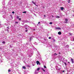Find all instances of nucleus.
Returning <instances> with one entry per match:
<instances>
[{"label": "nucleus", "mask_w": 74, "mask_h": 74, "mask_svg": "<svg viewBox=\"0 0 74 74\" xmlns=\"http://www.w3.org/2000/svg\"><path fill=\"white\" fill-rule=\"evenodd\" d=\"M2 43H3V44H5V42L4 41H3L2 42Z\"/></svg>", "instance_id": "11"}, {"label": "nucleus", "mask_w": 74, "mask_h": 74, "mask_svg": "<svg viewBox=\"0 0 74 74\" xmlns=\"http://www.w3.org/2000/svg\"><path fill=\"white\" fill-rule=\"evenodd\" d=\"M40 70V68H38L37 69V70L38 71H39V70Z\"/></svg>", "instance_id": "12"}, {"label": "nucleus", "mask_w": 74, "mask_h": 74, "mask_svg": "<svg viewBox=\"0 0 74 74\" xmlns=\"http://www.w3.org/2000/svg\"><path fill=\"white\" fill-rule=\"evenodd\" d=\"M39 65H40V64H40V62L39 63Z\"/></svg>", "instance_id": "31"}, {"label": "nucleus", "mask_w": 74, "mask_h": 74, "mask_svg": "<svg viewBox=\"0 0 74 74\" xmlns=\"http://www.w3.org/2000/svg\"><path fill=\"white\" fill-rule=\"evenodd\" d=\"M58 34L59 35H60V34H62V32H61L60 31V32H58Z\"/></svg>", "instance_id": "4"}, {"label": "nucleus", "mask_w": 74, "mask_h": 74, "mask_svg": "<svg viewBox=\"0 0 74 74\" xmlns=\"http://www.w3.org/2000/svg\"><path fill=\"white\" fill-rule=\"evenodd\" d=\"M49 24L50 25H52V22H50L49 23Z\"/></svg>", "instance_id": "13"}, {"label": "nucleus", "mask_w": 74, "mask_h": 74, "mask_svg": "<svg viewBox=\"0 0 74 74\" xmlns=\"http://www.w3.org/2000/svg\"><path fill=\"white\" fill-rule=\"evenodd\" d=\"M39 62H40L38 61H36V63L37 64V65H38V64Z\"/></svg>", "instance_id": "6"}, {"label": "nucleus", "mask_w": 74, "mask_h": 74, "mask_svg": "<svg viewBox=\"0 0 74 74\" xmlns=\"http://www.w3.org/2000/svg\"><path fill=\"white\" fill-rule=\"evenodd\" d=\"M31 38H32V37H31V38H30V41H31Z\"/></svg>", "instance_id": "24"}, {"label": "nucleus", "mask_w": 74, "mask_h": 74, "mask_svg": "<svg viewBox=\"0 0 74 74\" xmlns=\"http://www.w3.org/2000/svg\"><path fill=\"white\" fill-rule=\"evenodd\" d=\"M17 18H19V16H18L17 17Z\"/></svg>", "instance_id": "26"}, {"label": "nucleus", "mask_w": 74, "mask_h": 74, "mask_svg": "<svg viewBox=\"0 0 74 74\" xmlns=\"http://www.w3.org/2000/svg\"><path fill=\"white\" fill-rule=\"evenodd\" d=\"M69 63H70V62H68Z\"/></svg>", "instance_id": "40"}, {"label": "nucleus", "mask_w": 74, "mask_h": 74, "mask_svg": "<svg viewBox=\"0 0 74 74\" xmlns=\"http://www.w3.org/2000/svg\"><path fill=\"white\" fill-rule=\"evenodd\" d=\"M7 29H9V27H7Z\"/></svg>", "instance_id": "29"}, {"label": "nucleus", "mask_w": 74, "mask_h": 74, "mask_svg": "<svg viewBox=\"0 0 74 74\" xmlns=\"http://www.w3.org/2000/svg\"><path fill=\"white\" fill-rule=\"evenodd\" d=\"M23 13H25V14H26V11L23 12Z\"/></svg>", "instance_id": "16"}, {"label": "nucleus", "mask_w": 74, "mask_h": 74, "mask_svg": "<svg viewBox=\"0 0 74 74\" xmlns=\"http://www.w3.org/2000/svg\"><path fill=\"white\" fill-rule=\"evenodd\" d=\"M53 41H55V39L53 40Z\"/></svg>", "instance_id": "37"}, {"label": "nucleus", "mask_w": 74, "mask_h": 74, "mask_svg": "<svg viewBox=\"0 0 74 74\" xmlns=\"http://www.w3.org/2000/svg\"><path fill=\"white\" fill-rule=\"evenodd\" d=\"M52 18H53V17H54V16H53V15H52Z\"/></svg>", "instance_id": "25"}, {"label": "nucleus", "mask_w": 74, "mask_h": 74, "mask_svg": "<svg viewBox=\"0 0 74 74\" xmlns=\"http://www.w3.org/2000/svg\"><path fill=\"white\" fill-rule=\"evenodd\" d=\"M32 2L34 4V5H36V7H38V5H36V3L33 2V1H32Z\"/></svg>", "instance_id": "2"}, {"label": "nucleus", "mask_w": 74, "mask_h": 74, "mask_svg": "<svg viewBox=\"0 0 74 74\" xmlns=\"http://www.w3.org/2000/svg\"><path fill=\"white\" fill-rule=\"evenodd\" d=\"M42 70L43 71H44L45 72V70H44V69H43V68H42Z\"/></svg>", "instance_id": "10"}, {"label": "nucleus", "mask_w": 74, "mask_h": 74, "mask_svg": "<svg viewBox=\"0 0 74 74\" xmlns=\"http://www.w3.org/2000/svg\"><path fill=\"white\" fill-rule=\"evenodd\" d=\"M40 22H39L38 23V24H40Z\"/></svg>", "instance_id": "23"}, {"label": "nucleus", "mask_w": 74, "mask_h": 74, "mask_svg": "<svg viewBox=\"0 0 74 74\" xmlns=\"http://www.w3.org/2000/svg\"><path fill=\"white\" fill-rule=\"evenodd\" d=\"M11 45H10V47H11Z\"/></svg>", "instance_id": "41"}, {"label": "nucleus", "mask_w": 74, "mask_h": 74, "mask_svg": "<svg viewBox=\"0 0 74 74\" xmlns=\"http://www.w3.org/2000/svg\"><path fill=\"white\" fill-rule=\"evenodd\" d=\"M44 68H45V69H46V68H47V67H46V66H44Z\"/></svg>", "instance_id": "18"}, {"label": "nucleus", "mask_w": 74, "mask_h": 74, "mask_svg": "<svg viewBox=\"0 0 74 74\" xmlns=\"http://www.w3.org/2000/svg\"><path fill=\"white\" fill-rule=\"evenodd\" d=\"M16 23H18L17 22H16Z\"/></svg>", "instance_id": "33"}, {"label": "nucleus", "mask_w": 74, "mask_h": 74, "mask_svg": "<svg viewBox=\"0 0 74 74\" xmlns=\"http://www.w3.org/2000/svg\"><path fill=\"white\" fill-rule=\"evenodd\" d=\"M71 61H72V63H74V61H73V58H71Z\"/></svg>", "instance_id": "5"}, {"label": "nucleus", "mask_w": 74, "mask_h": 74, "mask_svg": "<svg viewBox=\"0 0 74 74\" xmlns=\"http://www.w3.org/2000/svg\"><path fill=\"white\" fill-rule=\"evenodd\" d=\"M59 54V55H60V52H59V53H58Z\"/></svg>", "instance_id": "28"}, {"label": "nucleus", "mask_w": 74, "mask_h": 74, "mask_svg": "<svg viewBox=\"0 0 74 74\" xmlns=\"http://www.w3.org/2000/svg\"><path fill=\"white\" fill-rule=\"evenodd\" d=\"M25 31L26 32H27V30H25Z\"/></svg>", "instance_id": "34"}, {"label": "nucleus", "mask_w": 74, "mask_h": 74, "mask_svg": "<svg viewBox=\"0 0 74 74\" xmlns=\"http://www.w3.org/2000/svg\"><path fill=\"white\" fill-rule=\"evenodd\" d=\"M27 67H30V66L29 65H27Z\"/></svg>", "instance_id": "14"}, {"label": "nucleus", "mask_w": 74, "mask_h": 74, "mask_svg": "<svg viewBox=\"0 0 74 74\" xmlns=\"http://www.w3.org/2000/svg\"><path fill=\"white\" fill-rule=\"evenodd\" d=\"M54 55H58V54H56V53H55L54 54Z\"/></svg>", "instance_id": "27"}, {"label": "nucleus", "mask_w": 74, "mask_h": 74, "mask_svg": "<svg viewBox=\"0 0 74 74\" xmlns=\"http://www.w3.org/2000/svg\"><path fill=\"white\" fill-rule=\"evenodd\" d=\"M55 29H61V28H60L59 27H56L55 28Z\"/></svg>", "instance_id": "3"}, {"label": "nucleus", "mask_w": 74, "mask_h": 74, "mask_svg": "<svg viewBox=\"0 0 74 74\" xmlns=\"http://www.w3.org/2000/svg\"><path fill=\"white\" fill-rule=\"evenodd\" d=\"M44 16H45V15H44Z\"/></svg>", "instance_id": "36"}, {"label": "nucleus", "mask_w": 74, "mask_h": 74, "mask_svg": "<svg viewBox=\"0 0 74 74\" xmlns=\"http://www.w3.org/2000/svg\"><path fill=\"white\" fill-rule=\"evenodd\" d=\"M60 8H61V10H63V9H64V8H63V7H61Z\"/></svg>", "instance_id": "7"}, {"label": "nucleus", "mask_w": 74, "mask_h": 74, "mask_svg": "<svg viewBox=\"0 0 74 74\" xmlns=\"http://www.w3.org/2000/svg\"><path fill=\"white\" fill-rule=\"evenodd\" d=\"M56 18H60V17L58 16H56Z\"/></svg>", "instance_id": "8"}, {"label": "nucleus", "mask_w": 74, "mask_h": 74, "mask_svg": "<svg viewBox=\"0 0 74 74\" xmlns=\"http://www.w3.org/2000/svg\"><path fill=\"white\" fill-rule=\"evenodd\" d=\"M66 46H69V45H67Z\"/></svg>", "instance_id": "39"}, {"label": "nucleus", "mask_w": 74, "mask_h": 74, "mask_svg": "<svg viewBox=\"0 0 74 74\" xmlns=\"http://www.w3.org/2000/svg\"><path fill=\"white\" fill-rule=\"evenodd\" d=\"M71 1V0H68V3H70V1Z\"/></svg>", "instance_id": "15"}, {"label": "nucleus", "mask_w": 74, "mask_h": 74, "mask_svg": "<svg viewBox=\"0 0 74 74\" xmlns=\"http://www.w3.org/2000/svg\"><path fill=\"white\" fill-rule=\"evenodd\" d=\"M65 21H64V23H68V19L67 18H66L65 20Z\"/></svg>", "instance_id": "1"}, {"label": "nucleus", "mask_w": 74, "mask_h": 74, "mask_svg": "<svg viewBox=\"0 0 74 74\" xmlns=\"http://www.w3.org/2000/svg\"><path fill=\"white\" fill-rule=\"evenodd\" d=\"M14 13H15V12H14V11H13L12 12V14H14Z\"/></svg>", "instance_id": "19"}, {"label": "nucleus", "mask_w": 74, "mask_h": 74, "mask_svg": "<svg viewBox=\"0 0 74 74\" xmlns=\"http://www.w3.org/2000/svg\"><path fill=\"white\" fill-rule=\"evenodd\" d=\"M64 64H65V65H66V66L67 65V64H66V62H64Z\"/></svg>", "instance_id": "21"}, {"label": "nucleus", "mask_w": 74, "mask_h": 74, "mask_svg": "<svg viewBox=\"0 0 74 74\" xmlns=\"http://www.w3.org/2000/svg\"><path fill=\"white\" fill-rule=\"evenodd\" d=\"M8 72H11V70L9 69L8 70Z\"/></svg>", "instance_id": "17"}, {"label": "nucleus", "mask_w": 74, "mask_h": 74, "mask_svg": "<svg viewBox=\"0 0 74 74\" xmlns=\"http://www.w3.org/2000/svg\"><path fill=\"white\" fill-rule=\"evenodd\" d=\"M23 69H26V67L25 66H23Z\"/></svg>", "instance_id": "9"}, {"label": "nucleus", "mask_w": 74, "mask_h": 74, "mask_svg": "<svg viewBox=\"0 0 74 74\" xmlns=\"http://www.w3.org/2000/svg\"><path fill=\"white\" fill-rule=\"evenodd\" d=\"M49 39H51V37H49Z\"/></svg>", "instance_id": "22"}, {"label": "nucleus", "mask_w": 74, "mask_h": 74, "mask_svg": "<svg viewBox=\"0 0 74 74\" xmlns=\"http://www.w3.org/2000/svg\"><path fill=\"white\" fill-rule=\"evenodd\" d=\"M19 21H21V18H19Z\"/></svg>", "instance_id": "20"}, {"label": "nucleus", "mask_w": 74, "mask_h": 74, "mask_svg": "<svg viewBox=\"0 0 74 74\" xmlns=\"http://www.w3.org/2000/svg\"><path fill=\"white\" fill-rule=\"evenodd\" d=\"M1 24H0V27L1 26Z\"/></svg>", "instance_id": "35"}, {"label": "nucleus", "mask_w": 74, "mask_h": 74, "mask_svg": "<svg viewBox=\"0 0 74 74\" xmlns=\"http://www.w3.org/2000/svg\"><path fill=\"white\" fill-rule=\"evenodd\" d=\"M25 29H26V30H27V28H25Z\"/></svg>", "instance_id": "30"}, {"label": "nucleus", "mask_w": 74, "mask_h": 74, "mask_svg": "<svg viewBox=\"0 0 74 74\" xmlns=\"http://www.w3.org/2000/svg\"><path fill=\"white\" fill-rule=\"evenodd\" d=\"M73 16H74V15H73Z\"/></svg>", "instance_id": "38"}, {"label": "nucleus", "mask_w": 74, "mask_h": 74, "mask_svg": "<svg viewBox=\"0 0 74 74\" xmlns=\"http://www.w3.org/2000/svg\"><path fill=\"white\" fill-rule=\"evenodd\" d=\"M63 73L64 72V71H62Z\"/></svg>", "instance_id": "32"}]
</instances>
